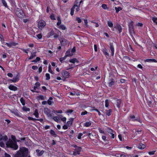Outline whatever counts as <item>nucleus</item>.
I'll use <instances>...</instances> for the list:
<instances>
[{"label":"nucleus","instance_id":"f257e3e1","mask_svg":"<svg viewBox=\"0 0 157 157\" xmlns=\"http://www.w3.org/2000/svg\"><path fill=\"white\" fill-rule=\"evenodd\" d=\"M28 150L25 147L20 148L17 153L13 155V157H27L28 154Z\"/></svg>","mask_w":157,"mask_h":157},{"label":"nucleus","instance_id":"f03ea898","mask_svg":"<svg viewBox=\"0 0 157 157\" xmlns=\"http://www.w3.org/2000/svg\"><path fill=\"white\" fill-rule=\"evenodd\" d=\"M11 138L12 140L10 139L8 141L6 142V145L7 147L16 150L18 148V146L15 140V136L12 135Z\"/></svg>","mask_w":157,"mask_h":157},{"label":"nucleus","instance_id":"7ed1b4c3","mask_svg":"<svg viewBox=\"0 0 157 157\" xmlns=\"http://www.w3.org/2000/svg\"><path fill=\"white\" fill-rule=\"evenodd\" d=\"M38 27L39 29H42L46 26L45 22L43 20L39 21L38 23Z\"/></svg>","mask_w":157,"mask_h":157},{"label":"nucleus","instance_id":"20e7f679","mask_svg":"<svg viewBox=\"0 0 157 157\" xmlns=\"http://www.w3.org/2000/svg\"><path fill=\"white\" fill-rule=\"evenodd\" d=\"M15 14L17 16L20 18H23L24 16V13L22 10L19 9H17L15 11Z\"/></svg>","mask_w":157,"mask_h":157},{"label":"nucleus","instance_id":"39448f33","mask_svg":"<svg viewBox=\"0 0 157 157\" xmlns=\"http://www.w3.org/2000/svg\"><path fill=\"white\" fill-rule=\"evenodd\" d=\"M128 119L130 121H138L140 123L141 122V121L140 120L139 117H136L135 116L132 115H130L128 117Z\"/></svg>","mask_w":157,"mask_h":157},{"label":"nucleus","instance_id":"423d86ee","mask_svg":"<svg viewBox=\"0 0 157 157\" xmlns=\"http://www.w3.org/2000/svg\"><path fill=\"white\" fill-rule=\"evenodd\" d=\"M63 77L62 79L64 81L65 79L69 78V73L66 71H63L61 73Z\"/></svg>","mask_w":157,"mask_h":157},{"label":"nucleus","instance_id":"0eeeda50","mask_svg":"<svg viewBox=\"0 0 157 157\" xmlns=\"http://www.w3.org/2000/svg\"><path fill=\"white\" fill-rule=\"evenodd\" d=\"M75 147H76L74 151L73 155H76L77 154L79 155L80 153V152L82 148L80 147H77L76 146H74Z\"/></svg>","mask_w":157,"mask_h":157},{"label":"nucleus","instance_id":"6e6552de","mask_svg":"<svg viewBox=\"0 0 157 157\" xmlns=\"http://www.w3.org/2000/svg\"><path fill=\"white\" fill-rule=\"evenodd\" d=\"M44 113L48 117H52L50 110L48 108H45L44 109Z\"/></svg>","mask_w":157,"mask_h":157},{"label":"nucleus","instance_id":"1a4fd4ad","mask_svg":"<svg viewBox=\"0 0 157 157\" xmlns=\"http://www.w3.org/2000/svg\"><path fill=\"white\" fill-rule=\"evenodd\" d=\"M19 79V76L18 75H17L16 76L14 77L13 79H10V81L12 82H18Z\"/></svg>","mask_w":157,"mask_h":157},{"label":"nucleus","instance_id":"9d476101","mask_svg":"<svg viewBox=\"0 0 157 157\" xmlns=\"http://www.w3.org/2000/svg\"><path fill=\"white\" fill-rule=\"evenodd\" d=\"M5 44L6 45L9 47H11L12 46H15L17 44V43L13 42L10 43H5Z\"/></svg>","mask_w":157,"mask_h":157},{"label":"nucleus","instance_id":"9b49d317","mask_svg":"<svg viewBox=\"0 0 157 157\" xmlns=\"http://www.w3.org/2000/svg\"><path fill=\"white\" fill-rule=\"evenodd\" d=\"M59 40L62 45H65L68 43L67 41L65 39L61 38Z\"/></svg>","mask_w":157,"mask_h":157},{"label":"nucleus","instance_id":"f8f14e48","mask_svg":"<svg viewBox=\"0 0 157 157\" xmlns=\"http://www.w3.org/2000/svg\"><path fill=\"white\" fill-rule=\"evenodd\" d=\"M115 103L116 104L117 107L120 108V105L121 103V101L120 100L115 99H114Z\"/></svg>","mask_w":157,"mask_h":157},{"label":"nucleus","instance_id":"ddd939ff","mask_svg":"<svg viewBox=\"0 0 157 157\" xmlns=\"http://www.w3.org/2000/svg\"><path fill=\"white\" fill-rule=\"evenodd\" d=\"M9 89L13 91H16L17 90V87L12 85H10L8 87Z\"/></svg>","mask_w":157,"mask_h":157},{"label":"nucleus","instance_id":"4468645a","mask_svg":"<svg viewBox=\"0 0 157 157\" xmlns=\"http://www.w3.org/2000/svg\"><path fill=\"white\" fill-rule=\"evenodd\" d=\"M109 45L110 50L111 52V55L112 56H113L114 55V50L113 44H109Z\"/></svg>","mask_w":157,"mask_h":157},{"label":"nucleus","instance_id":"2eb2a0df","mask_svg":"<svg viewBox=\"0 0 157 157\" xmlns=\"http://www.w3.org/2000/svg\"><path fill=\"white\" fill-rule=\"evenodd\" d=\"M73 121V118H71L69 119V121L67 122V124L68 127L71 126L72 125Z\"/></svg>","mask_w":157,"mask_h":157},{"label":"nucleus","instance_id":"dca6fc26","mask_svg":"<svg viewBox=\"0 0 157 157\" xmlns=\"http://www.w3.org/2000/svg\"><path fill=\"white\" fill-rule=\"evenodd\" d=\"M133 22L132 21H131L128 25L129 27V30L130 32L133 31Z\"/></svg>","mask_w":157,"mask_h":157},{"label":"nucleus","instance_id":"f3484780","mask_svg":"<svg viewBox=\"0 0 157 157\" xmlns=\"http://www.w3.org/2000/svg\"><path fill=\"white\" fill-rule=\"evenodd\" d=\"M102 52H103L104 54L105 55L106 57H109V54L107 52V49L105 48H104L102 49Z\"/></svg>","mask_w":157,"mask_h":157},{"label":"nucleus","instance_id":"a211bd4d","mask_svg":"<svg viewBox=\"0 0 157 157\" xmlns=\"http://www.w3.org/2000/svg\"><path fill=\"white\" fill-rule=\"evenodd\" d=\"M145 62L157 63V61L154 59H147L144 60Z\"/></svg>","mask_w":157,"mask_h":157},{"label":"nucleus","instance_id":"6ab92c4d","mask_svg":"<svg viewBox=\"0 0 157 157\" xmlns=\"http://www.w3.org/2000/svg\"><path fill=\"white\" fill-rule=\"evenodd\" d=\"M73 55V54L71 52L70 50H68L65 53V56L67 57L69 56H71Z\"/></svg>","mask_w":157,"mask_h":157},{"label":"nucleus","instance_id":"aec40b11","mask_svg":"<svg viewBox=\"0 0 157 157\" xmlns=\"http://www.w3.org/2000/svg\"><path fill=\"white\" fill-rule=\"evenodd\" d=\"M40 85V84L38 82H36L35 83V86H33V88L34 90L36 89H39V87Z\"/></svg>","mask_w":157,"mask_h":157},{"label":"nucleus","instance_id":"412c9836","mask_svg":"<svg viewBox=\"0 0 157 157\" xmlns=\"http://www.w3.org/2000/svg\"><path fill=\"white\" fill-rule=\"evenodd\" d=\"M116 28L117 29L120 33L122 31V29L121 26L120 25L118 24H117L116 26Z\"/></svg>","mask_w":157,"mask_h":157},{"label":"nucleus","instance_id":"4be33fe9","mask_svg":"<svg viewBox=\"0 0 157 157\" xmlns=\"http://www.w3.org/2000/svg\"><path fill=\"white\" fill-rule=\"evenodd\" d=\"M91 124V121L86 122L84 124V126L86 127H88L90 126Z\"/></svg>","mask_w":157,"mask_h":157},{"label":"nucleus","instance_id":"5701e85b","mask_svg":"<svg viewBox=\"0 0 157 157\" xmlns=\"http://www.w3.org/2000/svg\"><path fill=\"white\" fill-rule=\"evenodd\" d=\"M145 147V146L144 144H143L142 143H140V144L139 146H138V148L140 149H143Z\"/></svg>","mask_w":157,"mask_h":157},{"label":"nucleus","instance_id":"b1692460","mask_svg":"<svg viewBox=\"0 0 157 157\" xmlns=\"http://www.w3.org/2000/svg\"><path fill=\"white\" fill-rule=\"evenodd\" d=\"M69 62L70 63H75L76 62H77V63L78 62V61L77 60V59L75 58H74L73 59H71L70 60Z\"/></svg>","mask_w":157,"mask_h":157},{"label":"nucleus","instance_id":"393cba45","mask_svg":"<svg viewBox=\"0 0 157 157\" xmlns=\"http://www.w3.org/2000/svg\"><path fill=\"white\" fill-rule=\"evenodd\" d=\"M36 56V52L31 53V55L30 57L29 58V59H31Z\"/></svg>","mask_w":157,"mask_h":157},{"label":"nucleus","instance_id":"a878e982","mask_svg":"<svg viewBox=\"0 0 157 157\" xmlns=\"http://www.w3.org/2000/svg\"><path fill=\"white\" fill-rule=\"evenodd\" d=\"M112 110L109 109V110H106V114L108 116H109L111 115L112 112Z\"/></svg>","mask_w":157,"mask_h":157},{"label":"nucleus","instance_id":"bb28decb","mask_svg":"<svg viewBox=\"0 0 157 157\" xmlns=\"http://www.w3.org/2000/svg\"><path fill=\"white\" fill-rule=\"evenodd\" d=\"M108 26L110 28H112L113 26V23L111 21H107Z\"/></svg>","mask_w":157,"mask_h":157},{"label":"nucleus","instance_id":"cd10ccee","mask_svg":"<svg viewBox=\"0 0 157 157\" xmlns=\"http://www.w3.org/2000/svg\"><path fill=\"white\" fill-rule=\"evenodd\" d=\"M115 83V81L114 80L112 79L111 81L109 83V85L111 87Z\"/></svg>","mask_w":157,"mask_h":157},{"label":"nucleus","instance_id":"c85d7f7f","mask_svg":"<svg viewBox=\"0 0 157 157\" xmlns=\"http://www.w3.org/2000/svg\"><path fill=\"white\" fill-rule=\"evenodd\" d=\"M2 1L3 6L5 7L8 8V6L7 5V3L5 0H2Z\"/></svg>","mask_w":157,"mask_h":157},{"label":"nucleus","instance_id":"c756f323","mask_svg":"<svg viewBox=\"0 0 157 157\" xmlns=\"http://www.w3.org/2000/svg\"><path fill=\"white\" fill-rule=\"evenodd\" d=\"M22 110L25 111H29L30 110V109L29 108H27L25 106H24L22 108Z\"/></svg>","mask_w":157,"mask_h":157},{"label":"nucleus","instance_id":"7c9ffc66","mask_svg":"<svg viewBox=\"0 0 157 157\" xmlns=\"http://www.w3.org/2000/svg\"><path fill=\"white\" fill-rule=\"evenodd\" d=\"M58 28L60 29H61L63 30H64L66 29V27L63 25H61L59 26Z\"/></svg>","mask_w":157,"mask_h":157},{"label":"nucleus","instance_id":"2f4dec72","mask_svg":"<svg viewBox=\"0 0 157 157\" xmlns=\"http://www.w3.org/2000/svg\"><path fill=\"white\" fill-rule=\"evenodd\" d=\"M75 6H73L71 9L70 14L71 16L73 15L74 14Z\"/></svg>","mask_w":157,"mask_h":157},{"label":"nucleus","instance_id":"473e14b6","mask_svg":"<svg viewBox=\"0 0 157 157\" xmlns=\"http://www.w3.org/2000/svg\"><path fill=\"white\" fill-rule=\"evenodd\" d=\"M20 102L22 104L24 105H25V100L23 98H21L20 100Z\"/></svg>","mask_w":157,"mask_h":157},{"label":"nucleus","instance_id":"72a5a7b5","mask_svg":"<svg viewBox=\"0 0 157 157\" xmlns=\"http://www.w3.org/2000/svg\"><path fill=\"white\" fill-rule=\"evenodd\" d=\"M33 114L35 116V117L38 118L39 117V113H38V111L37 109H36Z\"/></svg>","mask_w":157,"mask_h":157},{"label":"nucleus","instance_id":"f704fd0d","mask_svg":"<svg viewBox=\"0 0 157 157\" xmlns=\"http://www.w3.org/2000/svg\"><path fill=\"white\" fill-rule=\"evenodd\" d=\"M107 132L109 134H112L114 132L110 128H108L107 130Z\"/></svg>","mask_w":157,"mask_h":157},{"label":"nucleus","instance_id":"c9c22d12","mask_svg":"<svg viewBox=\"0 0 157 157\" xmlns=\"http://www.w3.org/2000/svg\"><path fill=\"white\" fill-rule=\"evenodd\" d=\"M48 71L50 72V73H51L52 74H53V75L54 74V73L52 71V69H51V66H50V65H49V67H48Z\"/></svg>","mask_w":157,"mask_h":157},{"label":"nucleus","instance_id":"e433bc0d","mask_svg":"<svg viewBox=\"0 0 157 157\" xmlns=\"http://www.w3.org/2000/svg\"><path fill=\"white\" fill-rule=\"evenodd\" d=\"M152 20L153 22L155 23L157 25V17H152Z\"/></svg>","mask_w":157,"mask_h":157},{"label":"nucleus","instance_id":"4c0bfd02","mask_svg":"<svg viewBox=\"0 0 157 157\" xmlns=\"http://www.w3.org/2000/svg\"><path fill=\"white\" fill-rule=\"evenodd\" d=\"M67 58V57L65 56L64 57L61 58L59 59V61L61 62H62L63 61L65 60Z\"/></svg>","mask_w":157,"mask_h":157},{"label":"nucleus","instance_id":"58836bf2","mask_svg":"<svg viewBox=\"0 0 157 157\" xmlns=\"http://www.w3.org/2000/svg\"><path fill=\"white\" fill-rule=\"evenodd\" d=\"M121 9H122L120 7H115V10L116 11V12L117 13L119 11L121 10Z\"/></svg>","mask_w":157,"mask_h":157},{"label":"nucleus","instance_id":"ea45409f","mask_svg":"<svg viewBox=\"0 0 157 157\" xmlns=\"http://www.w3.org/2000/svg\"><path fill=\"white\" fill-rule=\"evenodd\" d=\"M74 6H75V9L76 8V11L77 12H78V11H79V6H78L77 5H75Z\"/></svg>","mask_w":157,"mask_h":157},{"label":"nucleus","instance_id":"a19ab883","mask_svg":"<svg viewBox=\"0 0 157 157\" xmlns=\"http://www.w3.org/2000/svg\"><path fill=\"white\" fill-rule=\"evenodd\" d=\"M50 133L53 135H56V132L53 130H51L50 131Z\"/></svg>","mask_w":157,"mask_h":157},{"label":"nucleus","instance_id":"79ce46f5","mask_svg":"<svg viewBox=\"0 0 157 157\" xmlns=\"http://www.w3.org/2000/svg\"><path fill=\"white\" fill-rule=\"evenodd\" d=\"M53 119L55 121L57 122H58L59 120V118L57 117H54Z\"/></svg>","mask_w":157,"mask_h":157},{"label":"nucleus","instance_id":"37998d69","mask_svg":"<svg viewBox=\"0 0 157 157\" xmlns=\"http://www.w3.org/2000/svg\"><path fill=\"white\" fill-rule=\"evenodd\" d=\"M109 105V101L107 99L105 101V106L106 107H108Z\"/></svg>","mask_w":157,"mask_h":157},{"label":"nucleus","instance_id":"c03bdc74","mask_svg":"<svg viewBox=\"0 0 157 157\" xmlns=\"http://www.w3.org/2000/svg\"><path fill=\"white\" fill-rule=\"evenodd\" d=\"M45 76L46 77V79L47 80H48L50 79V75L49 74L46 73L45 75Z\"/></svg>","mask_w":157,"mask_h":157},{"label":"nucleus","instance_id":"a18cd8bd","mask_svg":"<svg viewBox=\"0 0 157 157\" xmlns=\"http://www.w3.org/2000/svg\"><path fill=\"white\" fill-rule=\"evenodd\" d=\"M38 99L39 100L40 99L43 100L44 99V97L43 95H40L37 97Z\"/></svg>","mask_w":157,"mask_h":157},{"label":"nucleus","instance_id":"49530a36","mask_svg":"<svg viewBox=\"0 0 157 157\" xmlns=\"http://www.w3.org/2000/svg\"><path fill=\"white\" fill-rule=\"evenodd\" d=\"M12 113L16 116L19 115V113L17 111H13L12 112Z\"/></svg>","mask_w":157,"mask_h":157},{"label":"nucleus","instance_id":"de8ad7c7","mask_svg":"<svg viewBox=\"0 0 157 157\" xmlns=\"http://www.w3.org/2000/svg\"><path fill=\"white\" fill-rule=\"evenodd\" d=\"M28 119L29 120L34 121V120H37V121H39V119H35L33 118L30 117H28Z\"/></svg>","mask_w":157,"mask_h":157},{"label":"nucleus","instance_id":"09e8293b","mask_svg":"<svg viewBox=\"0 0 157 157\" xmlns=\"http://www.w3.org/2000/svg\"><path fill=\"white\" fill-rule=\"evenodd\" d=\"M98 130H99V132L100 133H103V134H104L105 133L104 131L103 130H102L101 128H98Z\"/></svg>","mask_w":157,"mask_h":157},{"label":"nucleus","instance_id":"8fccbe9b","mask_svg":"<svg viewBox=\"0 0 157 157\" xmlns=\"http://www.w3.org/2000/svg\"><path fill=\"white\" fill-rule=\"evenodd\" d=\"M4 40L3 38V36L2 35H0V41L2 42V43H4L3 42Z\"/></svg>","mask_w":157,"mask_h":157},{"label":"nucleus","instance_id":"3c124183","mask_svg":"<svg viewBox=\"0 0 157 157\" xmlns=\"http://www.w3.org/2000/svg\"><path fill=\"white\" fill-rule=\"evenodd\" d=\"M92 110H95L96 111V112H97L98 114V115H101V113L100 112V111L97 109H95L94 108Z\"/></svg>","mask_w":157,"mask_h":157},{"label":"nucleus","instance_id":"603ef678","mask_svg":"<svg viewBox=\"0 0 157 157\" xmlns=\"http://www.w3.org/2000/svg\"><path fill=\"white\" fill-rule=\"evenodd\" d=\"M4 154V156L3 157H11L10 155L8 154H7L6 152H3Z\"/></svg>","mask_w":157,"mask_h":157},{"label":"nucleus","instance_id":"864d4df0","mask_svg":"<svg viewBox=\"0 0 157 157\" xmlns=\"http://www.w3.org/2000/svg\"><path fill=\"white\" fill-rule=\"evenodd\" d=\"M83 134L82 133H80L78 136L77 138L78 139H80L81 138V136L83 135Z\"/></svg>","mask_w":157,"mask_h":157},{"label":"nucleus","instance_id":"5fc2aeb1","mask_svg":"<svg viewBox=\"0 0 157 157\" xmlns=\"http://www.w3.org/2000/svg\"><path fill=\"white\" fill-rule=\"evenodd\" d=\"M44 152V151L43 150L41 151L40 152H39V153L38 154H37V155L38 156H40L42 155V154H43Z\"/></svg>","mask_w":157,"mask_h":157},{"label":"nucleus","instance_id":"6e6d98bb","mask_svg":"<svg viewBox=\"0 0 157 157\" xmlns=\"http://www.w3.org/2000/svg\"><path fill=\"white\" fill-rule=\"evenodd\" d=\"M61 120L64 122H65L67 120V118L66 117H64L62 118H61Z\"/></svg>","mask_w":157,"mask_h":157},{"label":"nucleus","instance_id":"4d7b16f0","mask_svg":"<svg viewBox=\"0 0 157 157\" xmlns=\"http://www.w3.org/2000/svg\"><path fill=\"white\" fill-rule=\"evenodd\" d=\"M50 17L52 20H55V18L54 15L53 14H52L50 16Z\"/></svg>","mask_w":157,"mask_h":157},{"label":"nucleus","instance_id":"13d9d810","mask_svg":"<svg viewBox=\"0 0 157 157\" xmlns=\"http://www.w3.org/2000/svg\"><path fill=\"white\" fill-rule=\"evenodd\" d=\"M68 126L67 124H65L63 126V128L64 129H67L68 128Z\"/></svg>","mask_w":157,"mask_h":157},{"label":"nucleus","instance_id":"bf43d9fd","mask_svg":"<svg viewBox=\"0 0 157 157\" xmlns=\"http://www.w3.org/2000/svg\"><path fill=\"white\" fill-rule=\"evenodd\" d=\"M101 7H102V8H103L105 9H106L107 8V6L105 4H102V5Z\"/></svg>","mask_w":157,"mask_h":157},{"label":"nucleus","instance_id":"052dcab7","mask_svg":"<svg viewBox=\"0 0 157 157\" xmlns=\"http://www.w3.org/2000/svg\"><path fill=\"white\" fill-rule=\"evenodd\" d=\"M3 139V140L6 141L7 139V137L6 136H2V139Z\"/></svg>","mask_w":157,"mask_h":157},{"label":"nucleus","instance_id":"680f3d73","mask_svg":"<svg viewBox=\"0 0 157 157\" xmlns=\"http://www.w3.org/2000/svg\"><path fill=\"white\" fill-rule=\"evenodd\" d=\"M76 20L77 21L78 23H80L81 22V20L79 17L76 18Z\"/></svg>","mask_w":157,"mask_h":157},{"label":"nucleus","instance_id":"e2e57ef3","mask_svg":"<svg viewBox=\"0 0 157 157\" xmlns=\"http://www.w3.org/2000/svg\"><path fill=\"white\" fill-rule=\"evenodd\" d=\"M87 112L86 111H85L84 112H82L81 113V115H84L87 114Z\"/></svg>","mask_w":157,"mask_h":157},{"label":"nucleus","instance_id":"0e129e2a","mask_svg":"<svg viewBox=\"0 0 157 157\" xmlns=\"http://www.w3.org/2000/svg\"><path fill=\"white\" fill-rule=\"evenodd\" d=\"M118 138L120 141H122L123 140V139L122 138V137L121 135H120V134L118 136Z\"/></svg>","mask_w":157,"mask_h":157},{"label":"nucleus","instance_id":"69168bd1","mask_svg":"<svg viewBox=\"0 0 157 157\" xmlns=\"http://www.w3.org/2000/svg\"><path fill=\"white\" fill-rule=\"evenodd\" d=\"M36 36L39 39H41L42 37V35L40 34L37 35Z\"/></svg>","mask_w":157,"mask_h":157},{"label":"nucleus","instance_id":"338daca9","mask_svg":"<svg viewBox=\"0 0 157 157\" xmlns=\"http://www.w3.org/2000/svg\"><path fill=\"white\" fill-rule=\"evenodd\" d=\"M42 67H39V69H38V71H39V73H41L42 71Z\"/></svg>","mask_w":157,"mask_h":157},{"label":"nucleus","instance_id":"774afa93","mask_svg":"<svg viewBox=\"0 0 157 157\" xmlns=\"http://www.w3.org/2000/svg\"><path fill=\"white\" fill-rule=\"evenodd\" d=\"M155 151H150L148 152V153L149 155H154L155 153Z\"/></svg>","mask_w":157,"mask_h":157}]
</instances>
